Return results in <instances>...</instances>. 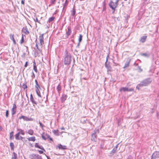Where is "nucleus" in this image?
Masks as SVG:
<instances>
[{"instance_id": "obj_46", "label": "nucleus", "mask_w": 159, "mask_h": 159, "mask_svg": "<svg viewBox=\"0 0 159 159\" xmlns=\"http://www.w3.org/2000/svg\"><path fill=\"white\" fill-rule=\"evenodd\" d=\"M28 62L27 61L25 62V66H24L25 67H26L27 65H28Z\"/></svg>"}, {"instance_id": "obj_19", "label": "nucleus", "mask_w": 159, "mask_h": 159, "mask_svg": "<svg viewBox=\"0 0 159 159\" xmlns=\"http://www.w3.org/2000/svg\"><path fill=\"white\" fill-rule=\"evenodd\" d=\"M130 60H129L128 61H127L126 62H125V66L123 67L124 68H127L129 67V64L130 62Z\"/></svg>"}, {"instance_id": "obj_55", "label": "nucleus", "mask_w": 159, "mask_h": 159, "mask_svg": "<svg viewBox=\"0 0 159 159\" xmlns=\"http://www.w3.org/2000/svg\"><path fill=\"white\" fill-rule=\"evenodd\" d=\"M119 1V0H116V2H115V3L116 4H118V2Z\"/></svg>"}, {"instance_id": "obj_62", "label": "nucleus", "mask_w": 159, "mask_h": 159, "mask_svg": "<svg viewBox=\"0 0 159 159\" xmlns=\"http://www.w3.org/2000/svg\"><path fill=\"white\" fill-rule=\"evenodd\" d=\"M61 129L62 130H64V129H64L63 127L61 128Z\"/></svg>"}, {"instance_id": "obj_1", "label": "nucleus", "mask_w": 159, "mask_h": 159, "mask_svg": "<svg viewBox=\"0 0 159 159\" xmlns=\"http://www.w3.org/2000/svg\"><path fill=\"white\" fill-rule=\"evenodd\" d=\"M152 82V80L151 79H146L139 84L136 87V88H137L139 90V88L142 87L144 86H146Z\"/></svg>"}, {"instance_id": "obj_63", "label": "nucleus", "mask_w": 159, "mask_h": 159, "mask_svg": "<svg viewBox=\"0 0 159 159\" xmlns=\"http://www.w3.org/2000/svg\"><path fill=\"white\" fill-rule=\"evenodd\" d=\"M2 129V127L0 126V130H1Z\"/></svg>"}, {"instance_id": "obj_51", "label": "nucleus", "mask_w": 159, "mask_h": 159, "mask_svg": "<svg viewBox=\"0 0 159 159\" xmlns=\"http://www.w3.org/2000/svg\"><path fill=\"white\" fill-rule=\"evenodd\" d=\"M32 77L34 78L35 77V75L34 74L33 72H32Z\"/></svg>"}, {"instance_id": "obj_53", "label": "nucleus", "mask_w": 159, "mask_h": 159, "mask_svg": "<svg viewBox=\"0 0 159 159\" xmlns=\"http://www.w3.org/2000/svg\"><path fill=\"white\" fill-rule=\"evenodd\" d=\"M113 63L114 64H115V66H117V65H118V64H117V63H116L114 61H113Z\"/></svg>"}, {"instance_id": "obj_36", "label": "nucleus", "mask_w": 159, "mask_h": 159, "mask_svg": "<svg viewBox=\"0 0 159 159\" xmlns=\"http://www.w3.org/2000/svg\"><path fill=\"white\" fill-rule=\"evenodd\" d=\"M25 31L24 32L26 34H28L29 33V32L27 28H25Z\"/></svg>"}, {"instance_id": "obj_48", "label": "nucleus", "mask_w": 159, "mask_h": 159, "mask_svg": "<svg viewBox=\"0 0 159 159\" xmlns=\"http://www.w3.org/2000/svg\"><path fill=\"white\" fill-rule=\"evenodd\" d=\"M103 147H104V144L103 143H102L100 145L101 148H103Z\"/></svg>"}, {"instance_id": "obj_4", "label": "nucleus", "mask_w": 159, "mask_h": 159, "mask_svg": "<svg viewBox=\"0 0 159 159\" xmlns=\"http://www.w3.org/2000/svg\"><path fill=\"white\" fill-rule=\"evenodd\" d=\"M109 5L110 7L113 10H115L117 6V4H116L112 1H111L109 3Z\"/></svg>"}, {"instance_id": "obj_39", "label": "nucleus", "mask_w": 159, "mask_h": 159, "mask_svg": "<svg viewBox=\"0 0 159 159\" xmlns=\"http://www.w3.org/2000/svg\"><path fill=\"white\" fill-rule=\"evenodd\" d=\"M10 36L11 39V40H14V39H15L14 38V35L13 34V35H12L11 34H10Z\"/></svg>"}, {"instance_id": "obj_16", "label": "nucleus", "mask_w": 159, "mask_h": 159, "mask_svg": "<svg viewBox=\"0 0 159 159\" xmlns=\"http://www.w3.org/2000/svg\"><path fill=\"white\" fill-rule=\"evenodd\" d=\"M105 65L107 69V71H112V69L111 67L109 65H107V64L106 62H105Z\"/></svg>"}, {"instance_id": "obj_43", "label": "nucleus", "mask_w": 159, "mask_h": 159, "mask_svg": "<svg viewBox=\"0 0 159 159\" xmlns=\"http://www.w3.org/2000/svg\"><path fill=\"white\" fill-rule=\"evenodd\" d=\"M56 0H51V3L52 4H55Z\"/></svg>"}, {"instance_id": "obj_32", "label": "nucleus", "mask_w": 159, "mask_h": 159, "mask_svg": "<svg viewBox=\"0 0 159 159\" xmlns=\"http://www.w3.org/2000/svg\"><path fill=\"white\" fill-rule=\"evenodd\" d=\"M82 37L83 36L81 34H80L79 38V42H80L82 40Z\"/></svg>"}, {"instance_id": "obj_18", "label": "nucleus", "mask_w": 159, "mask_h": 159, "mask_svg": "<svg viewBox=\"0 0 159 159\" xmlns=\"http://www.w3.org/2000/svg\"><path fill=\"white\" fill-rule=\"evenodd\" d=\"M141 56H143L146 57H149L150 56V54L149 52L143 53L141 54Z\"/></svg>"}, {"instance_id": "obj_21", "label": "nucleus", "mask_w": 159, "mask_h": 159, "mask_svg": "<svg viewBox=\"0 0 159 159\" xmlns=\"http://www.w3.org/2000/svg\"><path fill=\"white\" fill-rule=\"evenodd\" d=\"M68 31L66 32V35H67V37H68V36L70 35L71 32V31L70 28V27H68L67 28Z\"/></svg>"}, {"instance_id": "obj_14", "label": "nucleus", "mask_w": 159, "mask_h": 159, "mask_svg": "<svg viewBox=\"0 0 159 159\" xmlns=\"http://www.w3.org/2000/svg\"><path fill=\"white\" fill-rule=\"evenodd\" d=\"M42 137L43 139H45L48 138V139H52L51 138H50L49 136L46 134L43 133L42 135Z\"/></svg>"}, {"instance_id": "obj_11", "label": "nucleus", "mask_w": 159, "mask_h": 159, "mask_svg": "<svg viewBox=\"0 0 159 159\" xmlns=\"http://www.w3.org/2000/svg\"><path fill=\"white\" fill-rule=\"evenodd\" d=\"M30 101L32 102L33 104V106L34 107H35V105H37V102L35 101L34 99L32 94H31L30 95Z\"/></svg>"}, {"instance_id": "obj_64", "label": "nucleus", "mask_w": 159, "mask_h": 159, "mask_svg": "<svg viewBox=\"0 0 159 159\" xmlns=\"http://www.w3.org/2000/svg\"><path fill=\"white\" fill-rule=\"evenodd\" d=\"M158 112H157V117H158Z\"/></svg>"}, {"instance_id": "obj_37", "label": "nucleus", "mask_w": 159, "mask_h": 159, "mask_svg": "<svg viewBox=\"0 0 159 159\" xmlns=\"http://www.w3.org/2000/svg\"><path fill=\"white\" fill-rule=\"evenodd\" d=\"M24 42V39L23 36V35H22L21 39L20 42V44H22Z\"/></svg>"}, {"instance_id": "obj_17", "label": "nucleus", "mask_w": 159, "mask_h": 159, "mask_svg": "<svg viewBox=\"0 0 159 159\" xmlns=\"http://www.w3.org/2000/svg\"><path fill=\"white\" fill-rule=\"evenodd\" d=\"M147 36H142L140 39V41L143 43H144L147 39Z\"/></svg>"}, {"instance_id": "obj_60", "label": "nucleus", "mask_w": 159, "mask_h": 159, "mask_svg": "<svg viewBox=\"0 0 159 159\" xmlns=\"http://www.w3.org/2000/svg\"><path fill=\"white\" fill-rule=\"evenodd\" d=\"M35 140H29V141H35Z\"/></svg>"}, {"instance_id": "obj_49", "label": "nucleus", "mask_w": 159, "mask_h": 159, "mask_svg": "<svg viewBox=\"0 0 159 159\" xmlns=\"http://www.w3.org/2000/svg\"><path fill=\"white\" fill-rule=\"evenodd\" d=\"M35 85H36L39 84L38 83V81L36 80H35Z\"/></svg>"}, {"instance_id": "obj_58", "label": "nucleus", "mask_w": 159, "mask_h": 159, "mask_svg": "<svg viewBox=\"0 0 159 159\" xmlns=\"http://www.w3.org/2000/svg\"><path fill=\"white\" fill-rule=\"evenodd\" d=\"M36 47L37 48H38V43H36Z\"/></svg>"}, {"instance_id": "obj_56", "label": "nucleus", "mask_w": 159, "mask_h": 159, "mask_svg": "<svg viewBox=\"0 0 159 159\" xmlns=\"http://www.w3.org/2000/svg\"><path fill=\"white\" fill-rule=\"evenodd\" d=\"M127 159H132V157L131 156H130L128 157Z\"/></svg>"}, {"instance_id": "obj_23", "label": "nucleus", "mask_w": 159, "mask_h": 159, "mask_svg": "<svg viewBox=\"0 0 159 159\" xmlns=\"http://www.w3.org/2000/svg\"><path fill=\"white\" fill-rule=\"evenodd\" d=\"M58 131H59L58 129L53 130H52V132L56 136H58L59 135Z\"/></svg>"}, {"instance_id": "obj_22", "label": "nucleus", "mask_w": 159, "mask_h": 159, "mask_svg": "<svg viewBox=\"0 0 159 159\" xmlns=\"http://www.w3.org/2000/svg\"><path fill=\"white\" fill-rule=\"evenodd\" d=\"M12 156V159H17V154H16L15 152H13Z\"/></svg>"}, {"instance_id": "obj_28", "label": "nucleus", "mask_w": 159, "mask_h": 159, "mask_svg": "<svg viewBox=\"0 0 159 159\" xmlns=\"http://www.w3.org/2000/svg\"><path fill=\"white\" fill-rule=\"evenodd\" d=\"M58 92L59 93L61 89V87L60 84H59L57 88Z\"/></svg>"}, {"instance_id": "obj_57", "label": "nucleus", "mask_w": 159, "mask_h": 159, "mask_svg": "<svg viewBox=\"0 0 159 159\" xmlns=\"http://www.w3.org/2000/svg\"><path fill=\"white\" fill-rule=\"evenodd\" d=\"M13 42V43L15 44H16V41L15 40V39H14V40H12Z\"/></svg>"}, {"instance_id": "obj_9", "label": "nucleus", "mask_w": 159, "mask_h": 159, "mask_svg": "<svg viewBox=\"0 0 159 159\" xmlns=\"http://www.w3.org/2000/svg\"><path fill=\"white\" fill-rule=\"evenodd\" d=\"M99 133V129H97L94 131V133L92 134L91 136L92 139H97V134Z\"/></svg>"}, {"instance_id": "obj_12", "label": "nucleus", "mask_w": 159, "mask_h": 159, "mask_svg": "<svg viewBox=\"0 0 159 159\" xmlns=\"http://www.w3.org/2000/svg\"><path fill=\"white\" fill-rule=\"evenodd\" d=\"M159 157V152H156L152 154L151 159H156Z\"/></svg>"}, {"instance_id": "obj_10", "label": "nucleus", "mask_w": 159, "mask_h": 159, "mask_svg": "<svg viewBox=\"0 0 159 159\" xmlns=\"http://www.w3.org/2000/svg\"><path fill=\"white\" fill-rule=\"evenodd\" d=\"M44 34H42L41 35L39 36V42L41 46H43L44 44V38H43Z\"/></svg>"}, {"instance_id": "obj_29", "label": "nucleus", "mask_w": 159, "mask_h": 159, "mask_svg": "<svg viewBox=\"0 0 159 159\" xmlns=\"http://www.w3.org/2000/svg\"><path fill=\"white\" fill-rule=\"evenodd\" d=\"M22 87L24 89H25L27 88V86L26 82H25L23 83L22 85Z\"/></svg>"}, {"instance_id": "obj_33", "label": "nucleus", "mask_w": 159, "mask_h": 159, "mask_svg": "<svg viewBox=\"0 0 159 159\" xmlns=\"http://www.w3.org/2000/svg\"><path fill=\"white\" fill-rule=\"evenodd\" d=\"M68 4V1H67V0H66L65 1V3L64 5L63 9L66 7V6Z\"/></svg>"}, {"instance_id": "obj_38", "label": "nucleus", "mask_w": 159, "mask_h": 159, "mask_svg": "<svg viewBox=\"0 0 159 159\" xmlns=\"http://www.w3.org/2000/svg\"><path fill=\"white\" fill-rule=\"evenodd\" d=\"M34 21L35 22H37L38 23L40 24V22L38 20V19L37 17L36 18L33 19Z\"/></svg>"}, {"instance_id": "obj_61", "label": "nucleus", "mask_w": 159, "mask_h": 159, "mask_svg": "<svg viewBox=\"0 0 159 159\" xmlns=\"http://www.w3.org/2000/svg\"><path fill=\"white\" fill-rule=\"evenodd\" d=\"M40 52L41 51V50L40 49H39L38 47V48H37Z\"/></svg>"}, {"instance_id": "obj_24", "label": "nucleus", "mask_w": 159, "mask_h": 159, "mask_svg": "<svg viewBox=\"0 0 159 159\" xmlns=\"http://www.w3.org/2000/svg\"><path fill=\"white\" fill-rule=\"evenodd\" d=\"M33 69L34 71L36 72H37V66L36 64V63L34 61L33 62Z\"/></svg>"}, {"instance_id": "obj_35", "label": "nucleus", "mask_w": 159, "mask_h": 159, "mask_svg": "<svg viewBox=\"0 0 159 159\" xmlns=\"http://www.w3.org/2000/svg\"><path fill=\"white\" fill-rule=\"evenodd\" d=\"M13 133L14 132L13 131L11 132L10 134V138L11 139L13 136Z\"/></svg>"}, {"instance_id": "obj_2", "label": "nucleus", "mask_w": 159, "mask_h": 159, "mask_svg": "<svg viewBox=\"0 0 159 159\" xmlns=\"http://www.w3.org/2000/svg\"><path fill=\"white\" fill-rule=\"evenodd\" d=\"M71 56L70 54L68 52L66 51L65 52V57L64 58V64L66 65H68L70 63Z\"/></svg>"}, {"instance_id": "obj_27", "label": "nucleus", "mask_w": 159, "mask_h": 159, "mask_svg": "<svg viewBox=\"0 0 159 159\" xmlns=\"http://www.w3.org/2000/svg\"><path fill=\"white\" fill-rule=\"evenodd\" d=\"M10 146L11 150L13 151L14 150V143L12 142L10 144Z\"/></svg>"}, {"instance_id": "obj_34", "label": "nucleus", "mask_w": 159, "mask_h": 159, "mask_svg": "<svg viewBox=\"0 0 159 159\" xmlns=\"http://www.w3.org/2000/svg\"><path fill=\"white\" fill-rule=\"evenodd\" d=\"M28 133L31 135H33V131L32 130V129H30L28 130Z\"/></svg>"}, {"instance_id": "obj_26", "label": "nucleus", "mask_w": 159, "mask_h": 159, "mask_svg": "<svg viewBox=\"0 0 159 159\" xmlns=\"http://www.w3.org/2000/svg\"><path fill=\"white\" fill-rule=\"evenodd\" d=\"M119 144V143L117 144L116 145V146L115 148H114L113 149V150L111 151V153H115L116 152L117 149V148L118 145Z\"/></svg>"}, {"instance_id": "obj_6", "label": "nucleus", "mask_w": 159, "mask_h": 159, "mask_svg": "<svg viewBox=\"0 0 159 159\" xmlns=\"http://www.w3.org/2000/svg\"><path fill=\"white\" fill-rule=\"evenodd\" d=\"M18 130L19 131V132L17 133L15 135L16 139H19V137L20 134L23 135H24L25 134L24 130L22 129H18Z\"/></svg>"}, {"instance_id": "obj_31", "label": "nucleus", "mask_w": 159, "mask_h": 159, "mask_svg": "<svg viewBox=\"0 0 159 159\" xmlns=\"http://www.w3.org/2000/svg\"><path fill=\"white\" fill-rule=\"evenodd\" d=\"M138 66V70H139L138 71L139 72H142L143 71V70L141 68L140 66H138V64H136Z\"/></svg>"}, {"instance_id": "obj_13", "label": "nucleus", "mask_w": 159, "mask_h": 159, "mask_svg": "<svg viewBox=\"0 0 159 159\" xmlns=\"http://www.w3.org/2000/svg\"><path fill=\"white\" fill-rule=\"evenodd\" d=\"M16 106L15 103L13 104V107L12 109V115H14L16 112Z\"/></svg>"}, {"instance_id": "obj_41", "label": "nucleus", "mask_w": 159, "mask_h": 159, "mask_svg": "<svg viewBox=\"0 0 159 159\" xmlns=\"http://www.w3.org/2000/svg\"><path fill=\"white\" fill-rule=\"evenodd\" d=\"M9 115V111L8 110H7L6 112V116L7 117H8Z\"/></svg>"}, {"instance_id": "obj_52", "label": "nucleus", "mask_w": 159, "mask_h": 159, "mask_svg": "<svg viewBox=\"0 0 159 159\" xmlns=\"http://www.w3.org/2000/svg\"><path fill=\"white\" fill-rule=\"evenodd\" d=\"M21 3L22 4H24L25 2L23 0H21Z\"/></svg>"}, {"instance_id": "obj_3", "label": "nucleus", "mask_w": 159, "mask_h": 159, "mask_svg": "<svg viewBox=\"0 0 159 159\" xmlns=\"http://www.w3.org/2000/svg\"><path fill=\"white\" fill-rule=\"evenodd\" d=\"M29 157L31 159H42L41 156L34 154H32L30 155Z\"/></svg>"}, {"instance_id": "obj_8", "label": "nucleus", "mask_w": 159, "mask_h": 159, "mask_svg": "<svg viewBox=\"0 0 159 159\" xmlns=\"http://www.w3.org/2000/svg\"><path fill=\"white\" fill-rule=\"evenodd\" d=\"M19 119H22L26 121H32L33 120V119L31 118H28L26 116H21L20 117H19Z\"/></svg>"}, {"instance_id": "obj_40", "label": "nucleus", "mask_w": 159, "mask_h": 159, "mask_svg": "<svg viewBox=\"0 0 159 159\" xmlns=\"http://www.w3.org/2000/svg\"><path fill=\"white\" fill-rule=\"evenodd\" d=\"M35 148H39V147L40 146L38 145V143H36L35 144Z\"/></svg>"}, {"instance_id": "obj_47", "label": "nucleus", "mask_w": 159, "mask_h": 159, "mask_svg": "<svg viewBox=\"0 0 159 159\" xmlns=\"http://www.w3.org/2000/svg\"><path fill=\"white\" fill-rule=\"evenodd\" d=\"M39 152V153L40 154H42L43 153V152L41 150H38Z\"/></svg>"}, {"instance_id": "obj_50", "label": "nucleus", "mask_w": 159, "mask_h": 159, "mask_svg": "<svg viewBox=\"0 0 159 159\" xmlns=\"http://www.w3.org/2000/svg\"><path fill=\"white\" fill-rule=\"evenodd\" d=\"M80 42H79L78 44H77V46H76V48H79V46L80 45Z\"/></svg>"}, {"instance_id": "obj_5", "label": "nucleus", "mask_w": 159, "mask_h": 159, "mask_svg": "<svg viewBox=\"0 0 159 159\" xmlns=\"http://www.w3.org/2000/svg\"><path fill=\"white\" fill-rule=\"evenodd\" d=\"M35 91L37 95H38L39 97H41L40 93L39 91V90L41 89V88L39 85V84L36 85H35Z\"/></svg>"}, {"instance_id": "obj_15", "label": "nucleus", "mask_w": 159, "mask_h": 159, "mask_svg": "<svg viewBox=\"0 0 159 159\" xmlns=\"http://www.w3.org/2000/svg\"><path fill=\"white\" fill-rule=\"evenodd\" d=\"M57 147L59 149L61 150H65L67 149V147L65 145H62L61 144H59L57 146Z\"/></svg>"}, {"instance_id": "obj_54", "label": "nucleus", "mask_w": 159, "mask_h": 159, "mask_svg": "<svg viewBox=\"0 0 159 159\" xmlns=\"http://www.w3.org/2000/svg\"><path fill=\"white\" fill-rule=\"evenodd\" d=\"M109 57V55H107V59H106V63L107 62V59H108V58Z\"/></svg>"}, {"instance_id": "obj_45", "label": "nucleus", "mask_w": 159, "mask_h": 159, "mask_svg": "<svg viewBox=\"0 0 159 159\" xmlns=\"http://www.w3.org/2000/svg\"><path fill=\"white\" fill-rule=\"evenodd\" d=\"M39 148H39L40 149H41L44 151H45L44 148H43V147H42V146H40L39 147Z\"/></svg>"}, {"instance_id": "obj_30", "label": "nucleus", "mask_w": 159, "mask_h": 159, "mask_svg": "<svg viewBox=\"0 0 159 159\" xmlns=\"http://www.w3.org/2000/svg\"><path fill=\"white\" fill-rule=\"evenodd\" d=\"M54 19H55L54 17L53 16V17H51L49 18L48 20V22H51L53 21V20Z\"/></svg>"}, {"instance_id": "obj_59", "label": "nucleus", "mask_w": 159, "mask_h": 159, "mask_svg": "<svg viewBox=\"0 0 159 159\" xmlns=\"http://www.w3.org/2000/svg\"><path fill=\"white\" fill-rule=\"evenodd\" d=\"M47 159H50V158L48 156H46Z\"/></svg>"}, {"instance_id": "obj_42", "label": "nucleus", "mask_w": 159, "mask_h": 159, "mask_svg": "<svg viewBox=\"0 0 159 159\" xmlns=\"http://www.w3.org/2000/svg\"><path fill=\"white\" fill-rule=\"evenodd\" d=\"M39 125H40V126L42 128H43V125L42 124V123L39 121Z\"/></svg>"}, {"instance_id": "obj_44", "label": "nucleus", "mask_w": 159, "mask_h": 159, "mask_svg": "<svg viewBox=\"0 0 159 159\" xmlns=\"http://www.w3.org/2000/svg\"><path fill=\"white\" fill-rule=\"evenodd\" d=\"M28 139H35V137L34 136L30 138H29Z\"/></svg>"}, {"instance_id": "obj_20", "label": "nucleus", "mask_w": 159, "mask_h": 159, "mask_svg": "<svg viewBox=\"0 0 159 159\" xmlns=\"http://www.w3.org/2000/svg\"><path fill=\"white\" fill-rule=\"evenodd\" d=\"M67 98L66 95L63 94L61 97V101L63 102L66 100Z\"/></svg>"}, {"instance_id": "obj_7", "label": "nucleus", "mask_w": 159, "mask_h": 159, "mask_svg": "<svg viewBox=\"0 0 159 159\" xmlns=\"http://www.w3.org/2000/svg\"><path fill=\"white\" fill-rule=\"evenodd\" d=\"M134 90L132 88H129V89L127 87H122L120 88V92H130L133 91Z\"/></svg>"}, {"instance_id": "obj_25", "label": "nucleus", "mask_w": 159, "mask_h": 159, "mask_svg": "<svg viewBox=\"0 0 159 159\" xmlns=\"http://www.w3.org/2000/svg\"><path fill=\"white\" fill-rule=\"evenodd\" d=\"M75 13V6H74L72 10L71 11V15L72 16H74Z\"/></svg>"}]
</instances>
